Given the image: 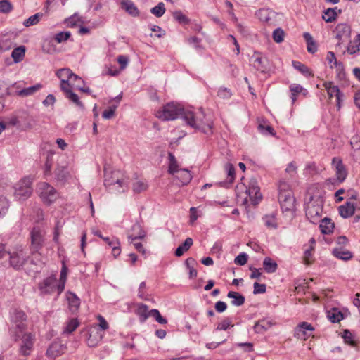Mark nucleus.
<instances>
[{
  "mask_svg": "<svg viewBox=\"0 0 360 360\" xmlns=\"http://www.w3.org/2000/svg\"><path fill=\"white\" fill-rule=\"evenodd\" d=\"M204 118L203 112H201L198 115H195L191 111H187L184 114V120L186 122L187 124L192 128L208 134L211 131L212 125L210 122L204 121Z\"/></svg>",
  "mask_w": 360,
  "mask_h": 360,
  "instance_id": "1",
  "label": "nucleus"
},
{
  "mask_svg": "<svg viewBox=\"0 0 360 360\" xmlns=\"http://www.w3.org/2000/svg\"><path fill=\"white\" fill-rule=\"evenodd\" d=\"M186 112L179 104L172 102L166 104L162 107V109L157 111L156 116L163 121L173 120L179 116L184 119V114Z\"/></svg>",
  "mask_w": 360,
  "mask_h": 360,
  "instance_id": "2",
  "label": "nucleus"
},
{
  "mask_svg": "<svg viewBox=\"0 0 360 360\" xmlns=\"http://www.w3.org/2000/svg\"><path fill=\"white\" fill-rule=\"evenodd\" d=\"M10 331L14 336L15 341H17L19 339H21L22 340L19 349L20 354L24 356H29L33 349L35 340L34 335L31 333H25V331L22 333H20V330L13 332V330H10Z\"/></svg>",
  "mask_w": 360,
  "mask_h": 360,
  "instance_id": "3",
  "label": "nucleus"
},
{
  "mask_svg": "<svg viewBox=\"0 0 360 360\" xmlns=\"http://www.w3.org/2000/svg\"><path fill=\"white\" fill-rule=\"evenodd\" d=\"M323 201L321 198L311 199L306 206V217L314 224L320 222L323 213Z\"/></svg>",
  "mask_w": 360,
  "mask_h": 360,
  "instance_id": "4",
  "label": "nucleus"
},
{
  "mask_svg": "<svg viewBox=\"0 0 360 360\" xmlns=\"http://www.w3.org/2000/svg\"><path fill=\"white\" fill-rule=\"evenodd\" d=\"M32 179L27 176L22 179L14 186V196L19 201H25L32 193Z\"/></svg>",
  "mask_w": 360,
  "mask_h": 360,
  "instance_id": "5",
  "label": "nucleus"
},
{
  "mask_svg": "<svg viewBox=\"0 0 360 360\" xmlns=\"http://www.w3.org/2000/svg\"><path fill=\"white\" fill-rule=\"evenodd\" d=\"M37 191L41 200L47 205L53 203L58 196L57 191L46 182L39 183Z\"/></svg>",
  "mask_w": 360,
  "mask_h": 360,
  "instance_id": "6",
  "label": "nucleus"
},
{
  "mask_svg": "<svg viewBox=\"0 0 360 360\" xmlns=\"http://www.w3.org/2000/svg\"><path fill=\"white\" fill-rule=\"evenodd\" d=\"M30 250L32 253L39 252L42 248L44 243L45 231L44 229L39 226H35L32 228L30 233Z\"/></svg>",
  "mask_w": 360,
  "mask_h": 360,
  "instance_id": "7",
  "label": "nucleus"
},
{
  "mask_svg": "<svg viewBox=\"0 0 360 360\" xmlns=\"http://www.w3.org/2000/svg\"><path fill=\"white\" fill-rule=\"evenodd\" d=\"M10 255L11 258H9L7 266L13 267L17 270L22 267L29 259V256H27L25 251L22 249L12 252H10Z\"/></svg>",
  "mask_w": 360,
  "mask_h": 360,
  "instance_id": "8",
  "label": "nucleus"
},
{
  "mask_svg": "<svg viewBox=\"0 0 360 360\" xmlns=\"http://www.w3.org/2000/svg\"><path fill=\"white\" fill-rule=\"evenodd\" d=\"M250 65L257 71L264 73L269 70V61L260 53L255 52L250 58Z\"/></svg>",
  "mask_w": 360,
  "mask_h": 360,
  "instance_id": "9",
  "label": "nucleus"
},
{
  "mask_svg": "<svg viewBox=\"0 0 360 360\" xmlns=\"http://www.w3.org/2000/svg\"><path fill=\"white\" fill-rule=\"evenodd\" d=\"M278 200L283 212H293L295 210V198L292 193L278 195Z\"/></svg>",
  "mask_w": 360,
  "mask_h": 360,
  "instance_id": "10",
  "label": "nucleus"
},
{
  "mask_svg": "<svg viewBox=\"0 0 360 360\" xmlns=\"http://www.w3.org/2000/svg\"><path fill=\"white\" fill-rule=\"evenodd\" d=\"M11 319L15 323V327L11 329L13 332L20 330L22 333L25 330L26 324L23 321L26 320V315L23 311L15 309Z\"/></svg>",
  "mask_w": 360,
  "mask_h": 360,
  "instance_id": "11",
  "label": "nucleus"
},
{
  "mask_svg": "<svg viewBox=\"0 0 360 360\" xmlns=\"http://www.w3.org/2000/svg\"><path fill=\"white\" fill-rule=\"evenodd\" d=\"M57 279L54 276H49L45 278L39 285V288L41 294L51 295L56 292Z\"/></svg>",
  "mask_w": 360,
  "mask_h": 360,
  "instance_id": "12",
  "label": "nucleus"
},
{
  "mask_svg": "<svg viewBox=\"0 0 360 360\" xmlns=\"http://www.w3.org/2000/svg\"><path fill=\"white\" fill-rule=\"evenodd\" d=\"M314 330L311 324L307 322L300 323L295 330V337L298 339L305 340L311 335V333Z\"/></svg>",
  "mask_w": 360,
  "mask_h": 360,
  "instance_id": "13",
  "label": "nucleus"
},
{
  "mask_svg": "<svg viewBox=\"0 0 360 360\" xmlns=\"http://www.w3.org/2000/svg\"><path fill=\"white\" fill-rule=\"evenodd\" d=\"M335 33V38L338 40V45L339 46L341 41H345L349 39L351 34L350 26L346 23H340L336 26Z\"/></svg>",
  "mask_w": 360,
  "mask_h": 360,
  "instance_id": "14",
  "label": "nucleus"
},
{
  "mask_svg": "<svg viewBox=\"0 0 360 360\" xmlns=\"http://www.w3.org/2000/svg\"><path fill=\"white\" fill-rule=\"evenodd\" d=\"M332 165L335 169L337 179L339 182H343L347 176V172L342 160L338 157H334L332 160Z\"/></svg>",
  "mask_w": 360,
  "mask_h": 360,
  "instance_id": "15",
  "label": "nucleus"
},
{
  "mask_svg": "<svg viewBox=\"0 0 360 360\" xmlns=\"http://www.w3.org/2000/svg\"><path fill=\"white\" fill-rule=\"evenodd\" d=\"M130 231L131 233H129L128 235V238L130 240V243H133L136 239H143L146 235V231L143 229L141 225L138 222L135 223L132 226Z\"/></svg>",
  "mask_w": 360,
  "mask_h": 360,
  "instance_id": "16",
  "label": "nucleus"
},
{
  "mask_svg": "<svg viewBox=\"0 0 360 360\" xmlns=\"http://www.w3.org/2000/svg\"><path fill=\"white\" fill-rule=\"evenodd\" d=\"M55 179L57 181L65 184L70 178V172L67 166L58 165L54 171Z\"/></svg>",
  "mask_w": 360,
  "mask_h": 360,
  "instance_id": "17",
  "label": "nucleus"
},
{
  "mask_svg": "<svg viewBox=\"0 0 360 360\" xmlns=\"http://www.w3.org/2000/svg\"><path fill=\"white\" fill-rule=\"evenodd\" d=\"M56 75L59 79H60V82H63V80H68V82H69L72 79H75L81 81L82 83H84V80L78 75L74 74L69 68H62L58 70L56 72Z\"/></svg>",
  "mask_w": 360,
  "mask_h": 360,
  "instance_id": "18",
  "label": "nucleus"
},
{
  "mask_svg": "<svg viewBox=\"0 0 360 360\" xmlns=\"http://www.w3.org/2000/svg\"><path fill=\"white\" fill-rule=\"evenodd\" d=\"M120 172H112V176L109 179L105 177L104 181V185L106 188H110L112 186H115V184L118 185L119 188H122L124 186H126V188L127 187V182L120 179L119 177Z\"/></svg>",
  "mask_w": 360,
  "mask_h": 360,
  "instance_id": "19",
  "label": "nucleus"
},
{
  "mask_svg": "<svg viewBox=\"0 0 360 360\" xmlns=\"http://www.w3.org/2000/svg\"><path fill=\"white\" fill-rule=\"evenodd\" d=\"M340 215L345 219L352 217L355 212V205L353 202L347 201L338 208Z\"/></svg>",
  "mask_w": 360,
  "mask_h": 360,
  "instance_id": "20",
  "label": "nucleus"
},
{
  "mask_svg": "<svg viewBox=\"0 0 360 360\" xmlns=\"http://www.w3.org/2000/svg\"><path fill=\"white\" fill-rule=\"evenodd\" d=\"M332 254L336 258L344 261L349 260L353 257V254L350 251L342 248H333Z\"/></svg>",
  "mask_w": 360,
  "mask_h": 360,
  "instance_id": "21",
  "label": "nucleus"
},
{
  "mask_svg": "<svg viewBox=\"0 0 360 360\" xmlns=\"http://www.w3.org/2000/svg\"><path fill=\"white\" fill-rule=\"evenodd\" d=\"M63 353V345L58 342L52 343L46 351V356L55 359Z\"/></svg>",
  "mask_w": 360,
  "mask_h": 360,
  "instance_id": "22",
  "label": "nucleus"
},
{
  "mask_svg": "<svg viewBox=\"0 0 360 360\" xmlns=\"http://www.w3.org/2000/svg\"><path fill=\"white\" fill-rule=\"evenodd\" d=\"M335 227L334 223L330 218L325 217L320 221L319 228L323 234H329L333 232Z\"/></svg>",
  "mask_w": 360,
  "mask_h": 360,
  "instance_id": "23",
  "label": "nucleus"
},
{
  "mask_svg": "<svg viewBox=\"0 0 360 360\" xmlns=\"http://www.w3.org/2000/svg\"><path fill=\"white\" fill-rule=\"evenodd\" d=\"M193 244V240L191 238H187L184 242L180 245L175 250V256L181 257L184 252H187Z\"/></svg>",
  "mask_w": 360,
  "mask_h": 360,
  "instance_id": "24",
  "label": "nucleus"
},
{
  "mask_svg": "<svg viewBox=\"0 0 360 360\" xmlns=\"http://www.w3.org/2000/svg\"><path fill=\"white\" fill-rule=\"evenodd\" d=\"M122 8L125 10L129 15L132 16H138L139 11L134 4L130 0H124L122 2Z\"/></svg>",
  "mask_w": 360,
  "mask_h": 360,
  "instance_id": "25",
  "label": "nucleus"
},
{
  "mask_svg": "<svg viewBox=\"0 0 360 360\" xmlns=\"http://www.w3.org/2000/svg\"><path fill=\"white\" fill-rule=\"evenodd\" d=\"M227 297L232 299L231 304L233 306L240 307L245 303V297L239 292L234 291H229Z\"/></svg>",
  "mask_w": 360,
  "mask_h": 360,
  "instance_id": "26",
  "label": "nucleus"
},
{
  "mask_svg": "<svg viewBox=\"0 0 360 360\" xmlns=\"http://www.w3.org/2000/svg\"><path fill=\"white\" fill-rule=\"evenodd\" d=\"M136 313L139 316V321L141 323L145 322L146 321V319L149 316H150V310L148 311V308L147 305L142 304V303H141L138 305Z\"/></svg>",
  "mask_w": 360,
  "mask_h": 360,
  "instance_id": "27",
  "label": "nucleus"
},
{
  "mask_svg": "<svg viewBox=\"0 0 360 360\" xmlns=\"http://www.w3.org/2000/svg\"><path fill=\"white\" fill-rule=\"evenodd\" d=\"M176 173V177L180 180L182 185H187L192 179L190 171L186 169H179Z\"/></svg>",
  "mask_w": 360,
  "mask_h": 360,
  "instance_id": "28",
  "label": "nucleus"
},
{
  "mask_svg": "<svg viewBox=\"0 0 360 360\" xmlns=\"http://www.w3.org/2000/svg\"><path fill=\"white\" fill-rule=\"evenodd\" d=\"M263 268L266 273L273 274L276 271L278 264L271 257H266L263 261Z\"/></svg>",
  "mask_w": 360,
  "mask_h": 360,
  "instance_id": "29",
  "label": "nucleus"
},
{
  "mask_svg": "<svg viewBox=\"0 0 360 360\" xmlns=\"http://www.w3.org/2000/svg\"><path fill=\"white\" fill-rule=\"evenodd\" d=\"M248 195L250 196L252 203L255 205L259 203V201L262 199V195L259 192V187H254L251 188H248L246 190Z\"/></svg>",
  "mask_w": 360,
  "mask_h": 360,
  "instance_id": "30",
  "label": "nucleus"
},
{
  "mask_svg": "<svg viewBox=\"0 0 360 360\" xmlns=\"http://www.w3.org/2000/svg\"><path fill=\"white\" fill-rule=\"evenodd\" d=\"M67 299L70 309L72 311H77L80 305V300L79 297L75 293L70 292L67 295Z\"/></svg>",
  "mask_w": 360,
  "mask_h": 360,
  "instance_id": "31",
  "label": "nucleus"
},
{
  "mask_svg": "<svg viewBox=\"0 0 360 360\" xmlns=\"http://www.w3.org/2000/svg\"><path fill=\"white\" fill-rule=\"evenodd\" d=\"M42 88V85L40 84H37L34 86L25 88L22 90H20L17 92V95L22 96V97H26L28 96L33 95L34 93H36L37 91L40 90Z\"/></svg>",
  "mask_w": 360,
  "mask_h": 360,
  "instance_id": "32",
  "label": "nucleus"
},
{
  "mask_svg": "<svg viewBox=\"0 0 360 360\" xmlns=\"http://www.w3.org/2000/svg\"><path fill=\"white\" fill-rule=\"evenodd\" d=\"M290 90L291 91V99L292 103H294L296 101L297 96L300 94L303 93L304 95H306L307 94V91L306 89H304L301 85L298 84H292L290 86Z\"/></svg>",
  "mask_w": 360,
  "mask_h": 360,
  "instance_id": "33",
  "label": "nucleus"
},
{
  "mask_svg": "<svg viewBox=\"0 0 360 360\" xmlns=\"http://www.w3.org/2000/svg\"><path fill=\"white\" fill-rule=\"evenodd\" d=\"M327 318L332 323H338L343 319V314L336 308L327 311Z\"/></svg>",
  "mask_w": 360,
  "mask_h": 360,
  "instance_id": "34",
  "label": "nucleus"
},
{
  "mask_svg": "<svg viewBox=\"0 0 360 360\" xmlns=\"http://www.w3.org/2000/svg\"><path fill=\"white\" fill-rule=\"evenodd\" d=\"M9 258L10 252L6 250L4 244H0V266L7 267Z\"/></svg>",
  "mask_w": 360,
  "mask_h": 360,
  "instance_id": "35",
  "label": "nucleus"
},
{
  "mask_svg": "<svg viewBox=\"0 0 360 360\" xmlns=\"http://www.w3.org/2000/svg\"><path fill=\"white\" fill-rule=\"evenodd\" d=\"M25 53V47L24 46H20L13 50L11 57L15 63H18L23 59Z\"/></svg>",
  "mask_w": 360,
  "mask_h": 360,
  "instance_id": "36",
  "label": "nucleus"
},
{
  "mask_svg": "<svg viewBox=\"0 0 360 360\" xmlns=\"http://www.w3.org/2000/svg\"><path fill=\"white\" fill-rule=\"evenodd\" d=\"M304 39L307 44V51L309 53H314L317 51V46L314 41L312 36L309 32L303 34Z\"/></svg>",
  "mask_w": 360,
  "mask_h": 360,
  "instance_id": "37",
  "label": "nucleus"
},
{
  "mask_svg": "<svg viewBox=\"0 0 360 360\" xmlns=\"http://www.w3.org/2000/svg\"><path fill=\"white\" fill-rule=\"evenodd\" d=\"M337 10V7L333 8H329L326 9L322 16L323 19L327 22H331L334 21L338 16Z\"/></svg>",
  "mask_w": 360,
  "mask_h": 360,
  "instance_id": "38",
  "label": "nucleus"
},
{
  "mask_svg": "<svg viewBox=\"0 0 360 360\" xmlns=\"http://www.w3.org/2000/svg\"><path fill=\"white\" fill-rule=\"evenodd\" d=\"M42 16H43V13H37L29 17L27 19H26L23 22V25L27 27H30V26L35 25L40 21Z\"/></svg>",
  "mask_w": 360,
  "mask_h": 360,
  "instance_id": "39",
  "label": "nucleus"
},
{
  "mask_svg": "<svg viewBox=\"0 0 360 360\" xmlns=\"http://www.w3.org/2000/svg\"><path fill=\"white\" fill-rule=\"evenodd\" d=\"M262 220L265 226L269 229H276L278 227L276 219L274 214L265 215Z\"/></svg>",
  "mask_w": 360,
  "mask_h": 360,
  "instance_id": "40",
  "label": "nucleus"
},
{
  "mask_svg": "<svg viewBox=\"0 0 360 360\" xmlns=\"http://www.w3.org/2000/svg\"><path fill=\"white\" fill-rule=\"evenodd\" d=\"M168 156L169 160L168 172L174 175L179 170L177 161L175 156L172 153H169Z\"/></svg>",
  "mask_w": 360,
  "mask_h": 360,
  "instance_id": "41",
  "label": "nucleus"
},
{
  "mask_svg": "<svg viewBox=\"0 0 360 360\" xmlns=\"http://www.w3.org/2000/svg\"><path fill=\"white\" fill-rule=\"evenodd\" d=\"M292 66L305 76L311 75L309 68L300 61H292Z\"/></svg>",
  "mask_w": 360,
  "mask_h": 360,
  "instance_id": "42",
  "label": "nucleus"
},
{
  "mask_svg": "<svg viewBox=\"0 0 360 360\" xmlns=\"http://www.w3.org/2000/svg\"><path fill=\"white\" fill-rule=\"evenodd\" d=\"M68 94L65 96L71 102H72L77 107L80 109H84V105L83 103L79 100V96L73 91H68Z\"/></svg>",
  "mask_w": 360,
  "mask_h": 360,
  "instance_id": "43",
  "label": "nucleus"
},
{
  "mask_svg": "<svg viewBox=\"0 0 360 360\" xmlns=\"http://www.w3.org/2000/svg\"><path fill=\"white\" fill-rule=\"evenodd\" d=\"M271 12L269 11V9H259L256 15L259 18V19L262 22H269L271 19Z\"/></svg>",
  "mask_w": 360,
  "mask_h": 360,
  "instance_id": "44",
  "label": "nucleus"
},
{
  "mask_svg": "<svg viewBox=\"0 0 360 360\" xmlns=\"http://www.w3.org/2000/svg\"><path fill=\"white\" fill-rule=\"evenodd\" d=\"M150 12L158 18L162 16L165 12L164 3L160 2L156 6L151 8Z\"/></svg>",
  "mask_w": 360,
  "mask_h": 360,
  "instance_id": "45",
  "label": "nucleus"
},
{
  "mask_svg": "<svg viewBox=\"0 0 360 360\" xmlns=\"http://www.w3.org/2000/svg\"><path fill=\"white\" fill-rule=\"evenodd\" d=\"M79 326V321L76 319H72L68 323L67 326L64 328L63 332L65 333H72Z\"/></svg>",
  "mask_w": 360,
  "mask_h": 360,
  "instance_id": "46",
  "label": "nucleus"
},
{
  "mask_svg": "<svg viewBox=\"0 0 360 360\" xmlns=\"http://www.w3.org/2000/svg\"><path fill=\"white\" fill-rule=\"evenodd\" d=\"M230 326L233 327V325L232 324L231 319L229 317L225 318L221 322H220L217 328V330H227Z\"/></svg>",
  "mask_w": 360,
  "mask_h": 360,
  "instance_id": "47",
  "label": "nucleus"
},
{
  "mask_svg": "<svg viewBox=\"0 0 360 360\" xmlns=\"http://www.w3.org/2000/svg\"><path fill=\"white\" fill-rule=\"evenodd\" d=\"M150 316L153 317L155 321L160 324H166L167 323V319L161 316L160 311L158 309H151Z\"/></svg>",
  "mask_w": 360,
  "mask_h": 360,
  "instance_id": "48",
  "label": "nucleus"
},
{
  "mask_svg": "<svg viewBox=\"0 0 360 360\" xmlns=\"http://www.w3.org/2000/svg\"><path fill=\"white\" fill-rule=\"evenodd\" d=\"M225 169L227 172V176L229 178V182L233 183L235 179V168L231 163H227L225 165Z\"/></svg>",
  "mask_w": 360,
  "mask_h": 360,
  "instance_id": "49",
  "label": "nucleus"
},
{
  "mask_svg": "<svg viewBox=\"0 0 360 360\" xmlns=\"http://www.w3.org/2000/svg\"><path fill=\"white\" fill-rule=\"evenodd\" d=\"M342 338L344 339L345 343L352 347L355 346V341L353 340L352 334L349 330H345L343 331Z\"/></svg>",
  "mask_w": 360,
  "mask_h": 360,
  "instance_id": "50",
  "label": "nucleus"
},
{
  "mask_svg": "<svg viewBox=\"0 0 360 360\" xmlns=\"http://www.w3.org/2000/svg\"><path fill=\"white\" fill-rule=\"evenodd\" d=\"M284 31L281 28H276L273 32V39L275 42L276 43H281L283 41L284 39Z\"/></svg>",
  "mask_w": 360,
  "mask_h": 360,
  "instance_id": "51",
  "label": "nucleus"
},
{
  "mask_svg": "<svg viewBox=\"0 0 360 360\" xmlns=\"http://www.w3.org/2000/svg\"><path fill=\"white\" fill-rule=\"evenodd\" d=\"M13 9V6L8 0L0 1V12L3 13H8Z\"/></svg>",
  "mask_w": 360,
  "mask_h": 360,
  "instance_id": "52",
  "label": "nucleus"
},
{
  "mask_svg": "<svg viewBox=\"0 0 360 360\" xmlns=\"http://www.w3.org/2000/svg\"><path fill=\"white\" fill-rule=\"evenodd\" d=\"M248 256L245 252H241L234 259V263L237 265H245L248 262Z\"/></svg>",
  "mask_w": 360,
  "mask_h": 360,
  "instance_id": "53",
  "label": "nucleus"
},
{
  "mask_svg": "<svg viewBox=\"0 0 360 360\" xmlns=\"http://www.w3.org/2000/svg\"><path fill=\"white\" fill-rule=\"evenodd\" d=\"M217 96L222 99H229L231 97L232 93L230 89L226 87L219 89Z\"/></svg>",
  "mask_w": 360,
  "mask_h": 360,
  "instance_id": "54",
  "label": "nucleus"
},
{
  "mask_svg": "<svg viewBox=\"0 0 360 360\" xmlns=\"http://www.w3.org/2000/svg\"><path fill=\"white\" fill-rule=\"evenodd\" d=\"M148 185L143 181H139L133 184V191L136 193L146 191Z\"/></svg>",
  "mask_w": 360,
  "mask_h": 360,
  "instance_id": "55",
  "label": "nucleus"
},
{
  "mask_svg": "<svg viewBox=\"0 0 360 360\" xmlns=\"http://www.w3.org/2000/svg\"><path fill=\"white\" fill-rule=\"evenodd\" d=\"M8 202L4 197H0V217L4 216L8 209Z\"/></svg>",
  "mask_w": 360,
  "mask_h": 360,
  "instance_id": "56",
  "label": "nucleus"
},
{
  "mask_svg": "<svg viewBox=\"0 0 360 360\" xmlns=\"http://www.w3.org/2000/svg\"><path fill=\"white\" fill-rule=\"evenodd\" d=\"M174 19L181 24H188L189 22L188 18L182 13L181 11H176L173 13Z\"/></svg>",
  "mask_w": 360,
  "mask_h": 360,
  "instance_id": "57",
  "label": "nucleus"
},
{
  "mask_svg": "<svg viewBox=\"0 0 360 360\" xmlns=\"http://www.w3.org/2000/svg\"><path fill=\"white\" fill-rule=\"evenodd\" d=\"M52 167V155H48L44 165V174L45 176H50Z\"/></svg>",
  "mask_w": 360,
  "mask_h": 360,
  "instance_id": "58",
  "label": "nucleus"
},
{
  "mask_svg": "<svg viewBox=\"0 0 360 360\" xmlns=\"http://www.w3.org/2000/svg\"><path fill=\"white\" fill-rule=\"evenodd\" d=\"M71 36V33L70 32H60L56 34L55 40L58 43H61L67 41Z\"/></svg>",
  "mask_w": 360,
  "mask_h": 360,
  "instance_id": "59",
  "label": "nucleus"
},
{
  "mask_svg": "<svg viewBox=\"0 0 360 360\" xmlns=\"http://www.w3.org/2000/svg\"><path fill=\"white\" fill-rule=\"evenodd\" d=\"M278 191L279 194L281 195L282 193H292V191L290 188L289 184L285 182V181H280L278 184Z\"/></svg>",
  "mask_w": 360,
  "mask_h": 360,
  "instance_id": "60",
  "label": "nucleus"
},
{
  "mask_svg": "<svg viewBox=\"0 0 360 360\" xmlns=\"http://www.w3.org/2000/svg\"><path fill=\"white\" fill-rule=\"evenodd\" d=\"M117 107V105H113L110 107L108 110H104L102 113V117L106 120L111 119L115 115Z\"/></svg>",
  "mask_w": 360,
  "mask_h": 360,
  "instance_id": "61",
  "label": "nucleus"
},
{
  "mask_svg": "<svg viewBox=\"0 0 360 360\" xmlns=\"http://www.w3.org/2000/svg\"><path fill=\"white\" fill-rule=\"evenodd\" d=\"M117 60L120 65V70H123L127 66L129 59L127 56L120 55L118 56Z\"/></svg>",
  "mask_w": 360,
  "mask_h": 360,
  "instance_id": "62",
  "label": "nucleus"
},
{
  "mask_svg": "<svg viewBox=\"0 0 360 360\" xmlns=\"http://www.w3.org/2000/svg\"><path fill=\"white\" fill-rule=\"evenodd\" d=\"M259 129L264 134H271V136H275L276 132L274 128L269 125L264 126L263 124H259Z\"/></svg>",
  "mask_w": 360,
  "mask_h": 360,
  "instance_id": "63",
  "label": "nucleus"
},
{
  "mask_svg": "<svg viewBox=\"0 0 360 360\" xmlns=\"http://www.w3.org/2000/svg\"><path fill=\"white\" fill-rule=\"evenodd\" d=\"M31 257H29L28 260H30V263L33 265H38L39 264L41 261V254L39 252L36 253H32L30 252Z\"/></svg>",
  "mask_w": 360,
  "mask_h": 360,
  "instance_id": "64",
  "label": "nucleus"
}]
</instances>
